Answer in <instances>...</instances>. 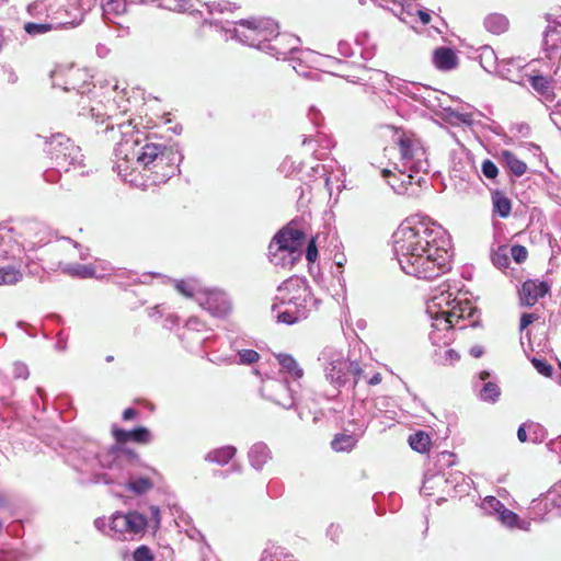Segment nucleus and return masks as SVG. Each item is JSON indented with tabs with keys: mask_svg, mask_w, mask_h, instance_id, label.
I'll return each mask as SVG.
<instances>
[{
	"mask_svg": "<svg viewBox=\"0 0 561 561\" xmlns=\"http://www.w3.org/2000/svg\"><path fill=\"white\" fill-rule=\"evenodd\" d=\"M491 199L493 206V214H496L501 218H507L511 215L512 203L504 192L500 190L492 191Z\"/></svg>",
	"mask_w": 561,
	"mask_h": 561,
	"instance_id": "35",
	"label": "nucleus"
},
{
	"mask_svg": "<svg viewBox=\"0 0 561 561\" xmlns=\"http://www.w3.org/2000/svg\"><path fill=\"white\" fill-rule=\"evenodd\" d=\"M260 561H298L295 554L287 548L268 541L264 548Z\"/></svg>",
	"mask_w": 561,
	"mask_h": 561,
	"instance_id": "27",
	"label": "nucleus"
},
{
	"mask_svg": "<svg viewBox=\"0 0 561 561\" xmlns=\"http://www.w3.org/2000/svg\"><path fill=\"white\" fill-rule=\"evenodd\" d=\"M412 179L405 171L399 170V174H396L388 168V186L397 194H405L412 185Z\"/></svg>",
	"mask_w": 561,
	"mask_h": 561,
	"instance_id": "34",
	"label": "nucleus"
},
{
	"mask_svg": "<svg viewBox=\"0 0 561 561\" xmlns=\"http://www.w3.org/2000/svg\"><path fill=\"white\" fill-rule=\"evenodd\" d=\"M492 262L495 266L500 268H505L510 264V259L506 254L505 249H500L496 253L492 256Z\"/></svg>",
	"mask_w": 561,
	"mask_h": 561,
	"instance_id": "62",
	"label": "nucleus"
},
{
	"mask_svg": "<svg viewBox=\"0 0 561 561\" xmlns=\"http://www.w3.org/2000/svg\"><path fill=\"white\" fill-rule=\"evenodd\" d=\"M133 561H154V556L148 546L141 545L134 550Z\"/></svg>",
	"mask_w": 561,
	"mask_h": 561,
	"instance_id": "58",
	"label": "nucleus"
},
{
	"mask_svg": "<svg viewBox=\"0 0 561 561\" xmlns=\"http://www.w3.org/2000/svg\"><path fill=\"white\" fill-rule=\"evenodd\" d=\"M262 391L266 398L284 409H291L295 405V390L287 379H271L264 382Z\"/></svg>",
	"mask_w": 561,
	"mask_h": 561,
	"instance_id": "17",
	"label": "nucleus"
},
{
	"mask_svg": "<svg viewBox=\"0 0 561 561\" xmlns=\"http://www.w3.org/2000/svg\"><path fill=\"white\" fill-rule=\"evenodd\" d=\"M210 334L202 333L197 335H193V340H182L185 342L186 347L190 351H196L198 347L204 346V344L210 339Z\"/></svg>",
	"mask_w": 561,
	"mask_h": 561,
	"instance_id": "60",
	"label": "nucleus"
},
{
	"mask_svg": "<svg viewBox=\"0 0 561 561\" xmlns=\"http://www.w3.org/2000/svg\"><path fill=\"white\" fill-rule=\"evenodd\" d=\"M278 24L268 18L242 19L234 23L232 28H226L231 38L250 47L263 50L262 46L268 43L278 30Z\"/></svg>",
	"mask_w": 561,
	"mask_h": 561,
	"instance_id": "10",
	"label": "nucleus"
},
{
	"mask_svg": "<svg viewBox=\"0 0 561 561\" xmlns=\"http://www.w3.org/2000/svg\"><path fill=\"white\" fill-rule=\"evenodd\" d=\"M126 513L116 512L110 519L111 537L121 539L126 534Z\"/></svg>",
	"mask_w": 561,
	"mask_h": 561,
	"instance_id": "45",
	"label": "nucleus"
},
{
	"mask_svg": "<svg viewBox=\"0 0 561 561\" xmlns=\"http://www.w3.org/2000/svg\"><path fill=\"white\" fill-rule=\"evenodd\" d=\"M484 27L488 32L492 34H502L508 28V20L505 15L500 13L489 14L484 19Z\"/></svg>",
	"mask_w": 561,
	"mask_h": 561,
	"instance_id": "41",
	"label": "nucleus"
},
{
	"mask_svg": "<svg viewBox=\"0 0 561 561\" xmlns=\"http://www.w3.org/2000/svg\"><path fill=\"white\" fill-rule=\"evenodd\" d=\"M122 136L114 148V169L122 176H127L137 168L149 171L153 184L165 183L180 173L184 156L179 145L167 147L150 141V137L137 128L133 121L118 124Z\"/></svg>",
	"mask_w": 561,
	"mask_h": 561,
	"instance_id": "2",
	"label": "nucleus"
},
{
	"mask_svg": "<svg viewBox=\"0 0 561 561\" xmlns=\"http://www.w3.org/2000/svg\"><path fill=\"white\" fill-rule=\"evenodd\" d=\"M545 20L548 25L543 33V49L551 58L552 54L561 49V12L547 13Z\"/></svg>",
	"mask_w": 561,
	"mask_h": 561,
	"instance_id": "19",
	"label": "nucleus"
},
{
	"mask_svg": "<svg viewBox=\"0 0 561 561\" xmlns=\"http://www.w3.org/2000/svg\"><path fill=\"white\" fill-rule=\"evenodd\" d=\"M357 439L353 434H337L331 442V447L335 451H350L356 445Z\"/></svg>",
	"mask_w": 561,
	"mask_h": 561,
	"instance_id": "46",
	"label": "nucleus"
},
{
	"mask_svg": "<svg viewBox=\"0 0 561 561\" xmlns=\"http://www.w3.org/2000/svg\"><path fill=\"white\" fill-rule=\"evenodd\" d=\"M13 393L14 389L10 379L0 373V404L9 405Z\"/></svg>",
	"mask_w": 561,
	"mask_h": 561,
	"instance_id": "51",
	"label": "nucleus"
},
{
	"mask_svg": "<svg viewBox=\"0 0 561 561\" xmlns=\"http://www.w3.org/2000/svg\"><path fill=\"white\" fill-rule=\"evenodd\" d=\"M392 94L410 96L413 100L420 101L424 106L436 114L445 113L446 118L450 122L457 121L467 125H471L473 122L470 113H460L447 105V100L450 99V96L435 89L419 87L415 83L404 81L397 77H388V95Z\"/></svg>",
	"mask_w": 561,
	"mask_h": 561,
	"instance_id": "6",
	"label": "nucleus"
},
{
	"mask_svg": "<svg viewBox=\"0 0 561 561\" xmlns=\"http://www.w3.org/2000/svg\"><path fill=\"white\" fill-rule=\"evenodd\" d=\"M207 333L210 334V330L205 327V324L196 317H191L184 328L182 333L179 335L181 340H193V335Z\"/></svg>",
	"mask_w": 561,
	"mask_h": 561,
	"instance_id": "42",
	"label": "nucleus"
},
{
	"mask_svg": "<svg viewBox=\"0 0 561 561\" xmlns=\"http://www.w3.org/2000/svg\"><path fill=\"white\" fill-rule=\"evenodd\" d=\"M305 238L306 234L300 229L289 226L280 229L270 244V261L276 266L291 267L300 256Z\"/></svg>",
	"mask_w": 561,
	"mask_h": 561,
	"instance_id": "11",
	"label": "nucleus"
},
{
	"mask_svg": "<svg viewBox=\"0 0 561 561\" xmlns=\"http://www.w3.org/2000/svg\"><path fill=\"white\" fill-rule=\"evenodd\" d=\"M528 431L530 440L535 444L541 443L546 437V430L538 423H529Z\"/></svg>",
	"mask_w": 561,
	"mask_h": 561,
	"instance_id": "59",
	"label": "nucleus"
},
{
	"mask_svg": "<svg viewBox=\"0 0 561 561\" xmlns=\"http://www.w3.org/2000/svg\"><path fill=\"white\" fill-rule=\"evenodd\" d=\"M49 270H60L62 273L78 278H90L95 275V268L90 264L58 262L56 266H49Z\"/></svg>",
	"mask_w": 561,
	"mask_h": 561,
	"instance_id": "26",
	"label": "nucleus"
},
{
	"mask_svg": "<svg viewBox=\"0 0 561 561\" xmlns=\"http://www.w3.org/2000/svg\"><path fill=\"white\" fill-rule=\"evenodd\" d=\"M0 262L26 264L23 244L13 227L0 226Z\"/></svg>",
	"mask_w": 561,
	"mask_h": 561,
	"instance_id": "14",
	"label": "nucleus"
},
{
	"mask_svg": "<svg viewBox=\"0 0 561 561\" xmlns=\"http://www.w3.org/2000/svg\"><path fill=\"white\" fill-rule=\"evenodd\" d=\"M23 28L30 36H37L54 30L55 26L51 23L26 22Z\"/></svg>",
	"mask_w": 561,
	"mask_h": 561,
	"instance_id": "53",
	"label": "nucleus"
},
{
	"mask_svg": "<svg viewBox=\"0 0 561 561\" xmlns=\"http://www.w3.org/2000/svg\"><path fill=\"white\" fill-rule=\"evenodd\" d=\"M0 266V286L15 285L23 278L22 265L10 264L3 262Z\"/></svg>",
	"mask_w": 561,
	"mask_h": 561,
	"instance_id": "36",
	"label": "nucleus"
},
{
	"mask_svg": "<svg viewBox=\"0 0 561 561\" xmlns=\"http://www.w3.org/2000/svg\"><path fill=\"white\" fill-rule=\"evenodd\" d=\"M188 0H161L160 7L170 11L185 12L190 9Z\"/></svg>",
	"mask_w": 561,
	"mask_h": 561,
	"instance_id": "56",
	"label": "nucleus"
},
{
	"mask_svg": "<svg viewBox=\"0 0 561 561\" xmlns=\"http://www.w3.org/2000/svg\"><path fill=\"white\" fill-rule=\"evenodd\" d=\"M497 519L508 528L529 530L530 522L520 519L516 513L512 512L505 506L501 511Z\"/></svg>",
	"mask_w": 561,
	"mask_h": 561,
	"instance_id": "38",
	"label": "nucleus"
},
{
	"mask_svg": "<svg viewBox=\"0 0 561 561\" xmlns=\"http://www.w3.org/2000/svg\"><path fill=\"white\" fill-rule=\"evenodd\" d=\"M530 87L541 95H549L552 93V78L550 76L534 73L528 76Z\"/></svg>",
	"mask_w": 561,
	"mask_h": 561,
	"instance_id": "40",
	"label": "nucleus"
},
{
	"mask_svg": "<svg viewBox=\"0 0 561 561\" xmlns=\"http://www.w3.org/2000/svg\"><path fill=\"white\" fill-rule=\"evenodd\" d=\"M318 364L325 380L339 391L353 380L356 385L363 374L359 364L351 360L343 348L327 345L318 355Z\"/></svg>",
	"mask_w": 561,
	"mask_h": 561,
	"instance_id": "7",
	"label": "nucleus"
},
{
	"mask_svg": "<svg viewBox=\"0 0 561 561\" xmlns=\"http://www.w3.org/2000/svg\"><path fill=\"white\" fill-rule=\"evenodd\" d=\"M62 77V70L56 69L51 72L53 85L60 87L65 91L76 90L79 94L83 95L87 92H90V84L83 83L78 87L75 82V79L81 77V71L79 69H68L67 70V79L64 82H60V78Z\"/></svg>",
	"mask_w": 561,
	"mask_h": 561,
	"instance_id": "23",
	"label": "nucleus"
},
{
	"mask_svg": "<svg viewBox=\"0 0 561 561\" xmlns=\"http://www.w3.org/2000/svg\"><path fill=\"white\" fill-rule=\"evenodd\" d=\"M504 165L517 178L524 175L527 171V164L518 159L515 153L504 150L501 153Z\"/></svg>",
	"mask_w": 561,
	"mask_h": 561,
	"instance_id": "39",
	"label": "nucleus"
},
{
	"mask_svg": "<svg viewBox=\"0 0 561 561\" xmlns=\"http://www.w3.org/2000/svg\"><path fill=\"white\" fill-rule=\"evenodd\" d=\"M79 115L90 116L95 121L96 124L104 123L105 121H110L111 117L105 118V113L103 112V106L101 104H96L95 106L85 107L84 105L81 107Z\"/></svg>",
	"mask_w": 561,
	"mask_h": 561,
	"instance_id": "50",
	"label": "nucleus"
},
{
	"mask_svg": "<svg viewBox=\"0 0 561 561\" xmlns=\"http://www.w3.org/2000/svg\"><path fill=\"white\" fill-rule=\"evenodd\" d=\"M176 290L187 298H193L197 301V297L201 296L203 287L195 279H181L175 282Z\"/></svg>",
	"mask_w": 561,
	"mask_h": 561,
	"instance_id": "43",
	"label": "nucleus"
},
{
	"mask_svg": "<svg viewBox=\"0 0 561 561\" xmlns=\"http://www.w3.org/2000/svg\"><path fill=\"white\" fill-rule=\"evenodd\" d=\"M388 130L391 131V154L399 156L404 169H421L422 162L426 160V151L416 134L411 129L393 125H388Z\"/></svg>",
	"mask_w": 561,
	"mask_h": 561,
	"instance_id": "9",
	"label": "nucleus"
},
{
	"mask_svg": "<svg viewBox=\"0 0 561 561\" xmlns=\"http://www.w3.org/2000/svg\"><path fill=\"white\" fill-rule=\"evenodd\" d=\"M481 67L489 73L497 72L501 77L515 82L516 79L511 75L510 69L505 68L503 62H499L497 56L492 47L482 46L479 53Z\"/></svg>",
	"mask_w": 561,
	"mask_h": 561,
	"instance_id": "21",
	"label": "nucleus"
},
{
	"mask_svg": "<svg viewBox=\"0 0 561 561\" xmlns=\"http://www.w3.org/2000/svg\"><path fill=\"white\" fill-rule=\"evenodd\" d=\"M473 308L468 301H459L450 291V284L443 283L432 291L426 313L432 320L428 337L434 344H448L454 340V329L460 319L472 318Z\"/></svg>",
	"mask_w": 561,
	"mask_h": 561,
	"instance_id": "4",
	"label": "nucleus"
},
{
	"mask_svg": "<svg viewBox=\"0 0 561 561\" xmlns=\"http://www.w3.org/2000/svg\"><path fill=\"white\" fill-rule=\"evenodd\" d=\"M106 451H102L94 440H83L67 449L65 462L78 472H91L96 463L101 467V458Z\"/></svg>",
	"mask_w": 561,
	"mask_h": 561,
	"instance_id": "12",
	"label": "nucleus"
},
{
	"mask_svg": "<svg viewBox=\"0 0 561 561\" xmlns=\"http://www.w3.org/2000/svg\"><path fill=\"white\" fill-rule=\"evenodd\" d=\"M531 364L537 371L545 377H550L553 373L552 366L543 358L534 357Z\"/></svg>",
	"mask_w": 561,
	"mask_h": 561,
	"instance_id": "61",
	"label": "nucleus"
},
{
	"mask_svg": "<svg viewBox=\"0 0 561 561\" xmlns=\"http://www.w3.org/2000/svg\"><path fill=\"white\" fill-rule=\"evenodd\" d=\"M237 363L241 365H251L260 359V354L256 351L249 348L237 350Z\"/></svg>",
	"mask_w": 561,
	"mask_h": 561,
	"instance_id": "55",
	"label": "nucleus"
},
{
	"mask_svg": "<svg viewBox=\"0 0 561 561\" xmlns=\"http://www.w3.org/2000/svg\"><path fill=\"white\" fill-rule=\"evenodd\" d=\"M430 443H431L430 436L423 431H419L409 436L410 447L417 453L427 451Z\"/></svg>",
	"mask_w": 561,
	"mask_h": 561,
	"instance_id": "48",
	"label": "nucleus"
},
{
	"mask_svg": "<svg viewBox=\"0 0 561 561\" xmlns=\"http://www.w3.org/2000/svg\"><path fill=\"white\" fill-rule=\"evenodd\" d=\"M237 448L232 445H226L208 451L204 460L206 462L216 463L218 466H226L236 456Z\"/></svg>",
	"mask_w": 561,
	"mask_h": 561,
	"instance_id": "32",
	"label": "nucleus"
},
{
	"mask_svg": "<svg viewBox=\"0 0 561 561\" xmlns=\"http://www.w3.org/2000/svg\"><path fill=\"white\" fill-rule=\"evenodd\" d=\"M443 483H445V484L449 483V479L446 478L445 474L430 473V471H427L424 474L421 493L424 495H431L432 491L435 489V486L440 485Z\"/></svg>",
	"mask_w": 561,
	"mask_h": 561,
	"instance_id": "44",
	"label": "nucleus"
},
{
	"mask_svg": "<svg viewBox=\"0 0 561 561\" xmlns=\"http://www.w3.org/2000/svg\"><path fill=\"white\" fill-rule=\"evenodd\" d=\"M44 151L54 167L53 171L44 174L47 182H55L61 171L68 172L71 167L76 169L83 165L81 148L62 133L45 138Z\"/></svg>",
	"mask_w": 561,
	"mask_h": 561,
	"instance_id": "8",
	"label": "nucleus"
},
{
	"mask_svg": "<svg viewBox=\"0 0 561 561\" xmlns=\"http://www.w3.org/2000/svg\"><path fill=\"white\" fill-rule=\"evenodd\" d=\"M302 168V163L296 161L291 157H286L279 165V171L285 174V176H294L300 173Z\"/></svg>",
	"mask_w": 561,
	"mask_h": 561,
	"instance_id": "52",
	"label": "nucleus"
},
{
	"mask_svg": "<svg viewBox=\"0 0 561 561\" xmlns=\"http://www.w3.org/2000/svg\"><path fill=\"white\" fill-rule=\"evenodd\" d=\"M13 228L25 252L35 251L50 243L54 238L53 230L46 224L36 219L22 220Z\"/></svg>",
	"mask_w": 561,
	"mask_h": 561,
	"instance_id": "13",
	"label": "nucleus"
},
{
	"mask_svg": "<svg viewBox=\"0 0 561 561\" xmlns=\"http://www.w3.org/2000/svg\"><path fill=\"white\" fill-rule=\"evenodd\" d=\"M392 261L407 275L433 280L451 268V240L431 217L415 214L392 233Z\"/></svg>",
	"mask_w": 561,
	"mask_h": 561,
	"instance_id": "1",
	"label": "nucleus"
},
{
	"mask_svg": "<svg viewBox=\"0 0 561 561\" xmlns=\"http://www.w3.org/2000/svg\"><path fill=\"white\" fill-rule=\"evenodd\" d=\"M319 304L309 282L305 277L291 276L277 287L272 311L278 323L293 325L308 319Z\"/></svg>",
	"mask_w": 561,
	"mask_h": 561,
	"instance_id": "5",
	"label": "nucleus"
},
{
	"mask_svg": "<svg viewBox=\"0 0 561 561\" xmlns=\"http://www.w3.org/2000/svg\"><path fill=\"white\" fill-rule=\"evenodd\" d=\"M527 250L525 247L515 244L511 248V255L516 263H523L527 259Z\"/></svg>",
	"mask_w": 561,
	"mask_h": 561,
	"instance_id": "64",
	"label": "nucleus"
},
{
	"mask_svg": "<svg viewBox=\"0 0 561 561\" xmlns=\"http://www.w3.org/2000/svg\"><path fill=\"white\" fill-rule=\"evenodd\" d=\"M550 290V286L545 280L527 279L519 289V300L523 306L531 307L539 298H542Z\"/></svg>",
	"mask_w": 561,
	"mask_h": 561,
	"instance_id": "20",
	"label": "nucleus"
},
{
	"mask_svg": "<svg viewBox=\"0 0 561 561\" xmlns=\"http://www.w3.org/2000/svg\"><path fill=\"white\" fill-rule=\"evenodd\" d=\"M102 5L105 11L113 12L115 14H122L126 11L125 0H102Z\"/></svg>",
	"mask_w": 561,
	"mask_h": 561,
	"instance_id": "57",
	"label": "nucleus"
},
{
	"mask_svg": "<svg viewBox=\"0 0 561 561\" xmlns=\"http://www.w3.org/2000/svg\"><path fill=\"white\" fill-rule=\"evenodd\" d=\"M101 468L105 471L94 472L93 483L122 485L137 495L145 494L153 488V482L139 473L142 469L156 473V469L145 465L140 457L129 448L110 447L101 458Z\"/></svg>",
	"mask_w": 561,
	"mask_h": 561,
	"instance_id": "3",
	"label": "nucleus"
},
{
	"mask_svg": "<svg viewBox=\"0 0 561 561\" xmlns=\"http://www.w3.org/2000/svg\"><path fill=\"white\" fill-rule=\"evenodd\" d=\"M433 64L442 71H449L457 66V56L449 47H438L433 53Z\"/></svg>",
	"mask_w": 561,
	"mask_h": 561,
	"instance_id": "30",
	"label": "nucleus"
},
{
	"mask_svg": "<svg viewBox=\"0 0 561 561\" xmlns=\"http://www.w3.org/2000/svg\"><path fill=\"white\" fill-rule=\"evenodd\" d=\"M432 460L434 467L437 469L436 473L443 474V470L456 463V455L451 451L444 450L434 456Z\"/></svg>",
	"mask_w": 561,
	"mask_h": 561,
	"instance_id": "47",
	"label": "nucleus"
},
{
	"mask_svg": "<svg viewBox=\"0 0 561 561\" xmlns=\"http://www.w3.org/2000/svg\"><path fill=\"white\" fill-rule=\"evenodd\" d=\"M415 0H388V11L398 20L409 24L413 21V10Z\"/></svg>",
	"mask_w": 561,
	"mask_h": 561,
	"instance_id": "28",
	"label": "nucleus"
},
{
	"mask_svg": "<svg viewBox=\"0 0 561 561\" xmlns=\"http://www.w3.org/2000/svg\"><path fill=\"white\" fill-rule=\"evenodd\" d=\"M299 44V37L287 33L280 34L277 30L268 43L265 44V46H262V51H265L277 59L285 60L288 55H294L296 53L304 54V51L298 47Z\"/></svg>",
	"mask_w": 561,
	"mask_h": 561,
	"instance_id": "16",
	"label": "nucleus"
},
{
	"mask_svg": "<svg viewBox=\"0 0 561 561\" xmlns=\"http://www.w3.org/2000/svg\"><path fill=\"white\" fill-rule=\"evenodd\" d=\"M489 377V371H480L473 381V388L481 401L494 403L499 400L501 390L496 382L488 380Z\"/></svg>",
	"mask_w": 561,
	"mask_h": 561,
	"instance_id": "22",
	"label": "nucleus"
},
{
	"mask_svg": "<svg viewBox=\"0 0 561 561\" xmlns=\"http://www.w3.org/2000/svg\"><path fill=\"white\" fill-rule=\"evenodd\" d=\"M277 362L280 366V369L286 377L283 379L291 378L294 381H298L304 377V369L300 367L298 362L294 358L293 355L280 353L276 355Z\"/></svg>",
	"mask_w": 561,
	"mask_h": 561,
	"instance_id": "29",
	"label": "nucleus"
},
{
	"mask_svg": "<svg viewBox=\"0 0 561 561\" xmlns=\"http://www.w3.org/2000/svg\"><path fill=\"white\" fill-rule=\"evenodd\" d=\"M530 512L536 520L561 516V484L552 485L540 497L533 500Z\"/></svg>",
	"mask_w": 561,
	"mask_h": 561,
	"instance_id": "15",
	"label": "nucleus"
},
{
	"mask_svg": "<svg viewBox=\"0 0 561 561\" xmlns=\"http://www.w3.org/2000/svg\"><path fill=\"white\" fill-rule=\"evenodd\" d=\"M383 125H376L368 134L369 146L376 149L380 148L382 151H386V146H383Z\"/></svg>",
	"mask_w": 561,
	"mask_h": 561,
	"instance_id": "49",
	"label": "nucleus"
},
{
	"mask_svg": "<svg viewBox=\"0 0 561 561\" xmlns=\"http://www.w3.org/2000/svg\"><path fill=\"white\" fill-rule=\"evenodd\" d=\"M197 302L215 317H225L231 310L228 295L219 289L203 288L201 296L197 297Z\"/></svg>",
	"mask_w": 561,
	"mask_h": 561,
	"instance_id": "18",
	"label": "nucleus"
},
{
	"mask_svg": "<svg viewBox=\"0 0 561 561\" xmlns=\"http://www.w3.org/2000/svg\"><path fill=\"white\" fill-rule=\"evenodd\" d=\"M248 459L254 470L262 471L272 459V450L264 442H256L250 447Z\"/></svg>",
	"mask_w": 561,
	"mask_h": 561,
	"instance_id": "25",
	"label": "nucleus"
},
{
	"mask_svg": "<svg viewBox=\"0 0 561 561\" xmlns=\"http://www.w3.org/2000/svg\"><path fill=\"white\" fill-rule=\"evenodd\" d=\"M451 342H449L448 344H433V346H435L436 348L434 350V353H433V360L438 364V365H444V366H447V365H454L455 363H457L459 359H460V355L458 352H456L455 350L453 348H449L448 346L450 345Z\"/></svg>",
	"mask_w": 561,
	"mask_h": 561,
	"instance_id": "33",
	"label": "nucleus"
},
{
	"mask_svg": "<svg viewBox=\"0 0 561 561\" xmlns=\"http://www.w3.org/2000/svg\"><path fill=\"white\" fill-rule=\"evenodd\" d=\"M366 92H369L374 95H378V98L382 101V87L386 83V72L378 69L368 68L366 70Z\"/></svg>",
	"mask_w": 561,
	"mask_h": 561,
	"instance_id": "31",
	"label": "nucleus"
},
{
	"mask_svg": "<svg viewBox=\"0 0 561 561\" xmlns=\"http://www.w3.org/2000/svg\"><path fill=\"white\" fill-rule=\"evenodd\" d=\"M481 172L485 178L494 179L499 173V169L491 160H484L481 165Z\"/></svg>",
	"mask_w": 561,
	"mask_h": 561,
	"instance_id": "63",
	"label": "nucleus"
},
{
	"mask_svg": "<svg viewBox=\"0 0 561 561\" xmlns=\"http://www.w3.org/2000/svg\"><path fill=\"white\" fill-rule=\"evenodd\" d=\"M503 507L504 504L495 496H486L481 503V510L489 515L496 514L499 516Z\"/></svg>",
	"mask_w": 561,
	"mask_h": 561,
	"instance_id": "54",
	"label": "nucleus"
},
{
	"mask_svg": "<svg viewBox=\"0 0 561 561\" xmlns=\"http://www.w3.org/2000/svg\"><path fill=\"white\" fill-rule=\"evenodd\" d=\"M112 433L118 444H125L127 442L148 444L151 442V433L145 426H137L133 430H124L114 426Z\"/></svg>",
	"mask_w": 561,
	"mask_h": 561,
	"instance_id": "24",
	"label": "nucleus"
},
{
	"mask_svg": "<svg viewBox=\"0 0 561 561\" xmlns=\"http://www.w3.org/2000/svg\"><path fill=\"white\" fill-rule=\"evenodd\" d=\"M147 518L138 512L126 513V534L138 535L142 534L147 527Z\"/></svg>",
	"mask_w": 561,
	"mask_h": 561,
	"instance_id": "37",
	"label": "nucleus"
}]
</instances>
